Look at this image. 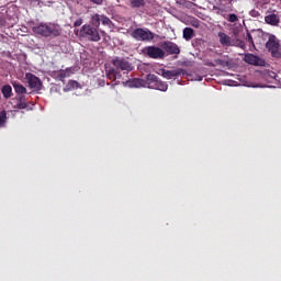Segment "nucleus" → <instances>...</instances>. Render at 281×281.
<instances>
[{"instance_id": "obj_26", "label": "nucleus", "mask_w": 281, "mask_h": 281, "mask_svg": "<svg viewBox=\"0 0 281 281\" xmlns=\"http://www.w3.org/2000/svg\"><path fill=\"white\" fill-rule=\"evenodd\" d=\"M232 3V0H220V4L217 8H224L227 9V5H229L228 3Z\"/></svg>"}, {"instance_id": "obj_16", "label": "nucleus", "mask_w": 281, "mask_h": 281, "mask_svg": "<svg viewBox=\"0 0 281 281\" xmlns=\"http://www.w3.org/2000/svg\"><path fill=\"white\" fill-rule=\"evenodd\" d=\"M227 7L226 9H224L223 7H214V10H216V14H220L221 16H223L224 19H227V16L229 14H227V12H232V2H227Z\"/></svg>"}, {"instance_id": "obj_9", "label": "nucleus", "mask_w": 281, "mask_h": 281, "mask_svg": "<svg viewBox=\"0 0 281 281\" xmlns=\"http://www.w3.org/2000/svg\"><path fill=\"white\" fill-rule=\"evenodd\" d=\"M161 47H162V52H167V54H170V55L181 54V49L173 42H165L162 43Z\"/></svg>"}, {"instance_id": "obj_13", "label": "nucleus", "mask_w": 281, "mask_h": 281, "mask_svg": "<svg viewBox=\"0 0 281 281\" xmlns=\"http://www.w3.org/2000/svg\"><path fill=\"white\" fill-rule=\"evenodd\" d=\"M265 21L268 25L278 26L280 23V15L276 14V12H268L265 16Z\"/></svg>"}, {"instance_id": "obj_29", "label": "nucleus", "mask_w": 281, "mask_h": 281, "mask_svg": "<svg viewBox=\"0 0 281 281\" xmlns=\"http://www.w3.org/2000/svg\"><path fill=\"white\" fill-rule=\"evenodd\" d=\"M250 16H254L255 19H258V16H260V12L256 11V10H251L250 11Z\"/></svg>"}, {"instance_id": "obj_30", "label": "nucleus", "mask_w": 281, "mask_h": 281, "mask_svg": "<svg viewBox=\"0 0 281 281\" xmlns=\"http://www.w3.org/2000/svg\"><path fill=\"white\" fill-rule=\"evenodd\" d=\"M80 25H82V19H81V18H79V19H77V20L75 21L74 27H80Z\"/></svg>"}, {"instance_id": "obj_31", "label": "nucleus", "mask_w": 281, "mask_h": 281, "mask_svg": "<svg viewBox=\"0 0 281 281\" xmlns=\"http://www.w3.org/2000/svg\"><path fill=\"white\" fill-rule=\"evenodd\" d=\"M91 3H95V5H102V3L104 2L103 0H90Z\"/></svg>"}, {"instance_id": "obj_22", "label": "nucleus", "mask_w": 281, "mask_h": 281, "mask_svg": "<svg viewBox=\"0 0 281 281\" xmlns=\"http://www.w3.org/2000/svg\"><path fill=\"white\" fill-rule=\"evenodd\" d=\"M8 122V112L5 110L0 112V128H4Z\"/></svg>"}, {"instance_id": "obj_27", "label": "nucleus", "mask_w": 281, "mask_h": 281, "mask_svg": "<svg viewBox=\"0 0 281 281\" xmlns=\"http://www.w3.org/2000/svg\"><path fill=\"white\" fill-rule=\"evenodd\" d=\"M101 23L102 25H111V19H109L106 15H101Z\"/></svg>"}, {"instance_id": "obj_1", "label": "nucleus", "mask_w": 281, "mask_h": 281, "mask_svg": "<svg viewBox=\"0 0 281 281\" xmlns=\"http://www.w3.org/2000/svg\"><path fill=\"white\" fill-rule=\"evenodd\" d=\"M112 68H109L105 74L109 80L115 81L122 79V71H126L128 74L130 71H133V64L128 61V59L124 57H114L112 59Z\"/></svg>"}, {"instance_id": "obj_20", "label": "nucleus", "mask_w": 281, "mask_h": 281, "mask_svg": "<svg viewBox=\"0 0 281 281\" xmlns=\"http://www.w3.org/2000/svg\"><path fill=\"white\" fill-rule=\"evenodd\" d=\"M101 19H102V15L95 13L94 15H92L91 18V23L90 24L92 27H97L98 30H100V23H101Z\"/></svg>"}, {"instance_id": "obj_18", "label": "nucleus", "mask_w": 281, "mask_h": 281, "mask_svg": "<svg viewBox=\"0 0 281 281\" xmlns=\"http://www.w3.org/2000/svg\"><path fill=\"white\" fill-rule=\"evenodd\" d=\"M15 100L18 101L14 109H25L27 106V102L25 101V95L20 94L15 97Z\"/></svg>"}, {"instance_id": "obj_21", "label": "nucleus", "mask_w": 281, "mask_h": 281, "mask_svg": "<svg viewBox=\"0 0 281 281\" xmlns=\"http://www.w3.org/2000/svg\"><path fill=\"white\" fill-rule=\"evenodd\" d=\"M2 94L4 98H12V86L5 85L2 87Z\"/></svg>"}, {"instance_id": "obj_25", "label": "nucleus", "mask_w": 281, "mask_h": 281, "mask_svg": "<svg viewBox=\"0 0 281 281\" xmlns=\"http://www.w3.org/2000/svg\"><path fill=\"white\" fill-rule=\"evenodd\" d=\"M226 19L229 21V23H236V21H238V15L235 13H229Z\"/></svg>"}, {"instance_id": "obj_3", "label": "nucleus", "mask_w": 281, "mask_h": 281, "mask_svg": "<svg viewBox=\"0 0 281 281\" xmlns=\"http://www.w3.org/2000/svg\"><path fill=\"white\" fill-rule=\"evenodd\" d=\"M132 38H135V41H140L143 43H150V41H154L155 33H153L148 29H142L137 27L131 33Z\"/></svg>"}, {"instance_id": "obj_19", "label": "nucleus", "mask_w": 281, "mask_h": 281, "mask_svg": "<svg viewBox=\"0 0 281 281\" xmlns=\"http://www.w3.org/2000/svg\"><path fill=\"white\" fill-rule=\"evenodd\" d=\"M182 36H183L184 41H192V38H194V29L184 27Z\"/></svg>"}, {"instance_id": "obj_4", "label": "nucleus", "mask_w": 281, "mask_h": 281, "mask_svg": "<svg viewBox=\"0 0 281 281\" xmlns=\"http://www.w3.org/2000/svg\"><path fill=\"white\" fill-rule=\"evenodd\" d=\"M147 89H156L157 91H168V83L159 80L156 75H147Z\"/></svg>"}, {"instance_id": "obj_28", "label": "nucleus", "mask_w": 281, "mask_h": 281, "mask_svg": "<svg viewBox=\"0 0 281 281\" xmlns=\"http://www.w3.org/2000/svg\"><path fill=\"white\" fill-rule=\"evenodd\" d=\"M246 41L249 45H254V37L251 36V33L247 32Z\"/></svg>"}, {"instance_id": "obj_17", "label": "nucleus", "mask_w": 281, "mask_h": 281, "mask_svg": "<svg viewBox=\"0 0 281 281\" xmlns=\"http://www.w3.org/2000/svg\"><path fill=\"white\" fill-rule=\"evenodd\" d=\"M12 87L15 93H18V95H23V93H27V89L20 82H16V81L12 82Z\"/></svg>"}, {"instance_id": "obj_5", "label": "nucleus", "mask_w": 281, "mask_h": 281, "mask_svg": "<svg viewBox=\"0 0 281 281\" xmlns=\"http://www.w3.org/2000/svg\"><path fill=\"white\" fill-rule=\"evenodd\" d=\"M144 54L148 56V58H153L154 60H161L166 58V52H164L160 47L157 46L145 47Z\"/></svg>"}, {"instance_id": "obj_6", "label": "nucleus", "mask_w": 281, "mask_h": 281, "mask_svg": "<svg viewBox=\"0 0 281 281\" xmlns=\"http://www.w3.org/2000/svg\"><path fill=\"white\" fill-rule=\"evenodd\" d=\"M266 47L274 58H278V56H280V42H278V37H276V35H269V40L266 43Z\"/></svg>"}, {"instance_id": "obj_32", "label": "nucleus", "mask_w": 281, "mask_h": 281, "mask_svg": "<svg viewBox=\"0 0 281 281\" xmlns=\"http://www.w3.org/2000/svg\"><path fill=\"white\" fill-rule=\"evenodd\" d=\"M0 25H5V19H3L2 16H0Z\"/></svg>"}, {"instance_id": "obj_15", "label": "nucleus", "mask_w": 281, "mask_h": 281, "mask_svg": "<svg viewBox=\"0 0 281 281\" xmlns=\"http://www.w3.org/2000/svg\"><path fill=\"white\" fill-rule=\"evenodd\" d=\"M130 87H135L136 89H139V87L148 88V77L146 80L140 78H134L130 81Z\"/></svg>"}, {"instance_id": "obj_8", "label": "nucleus", "mask_w": 281, "mask_h": 281, "mask_svg": "<svg viewBox=\"0 0 281 281\" xmlns=\"http://www.w3.org/2000/svg\"><path fill=\"white\" fill-rule=\"evenodd\" d=\"M244 60L248 65H255V67H265L266 64L265 59L254 54H246Z\"/></svg>"}, {"instance_id": "obj_7", "label": "nucleus", "mask_w": 281, "mask_h": 281, "mask_svg": "<svg viewBox=\"0 0 281 281\" xmlns=\"http://www.w3.org/2000/svg\"><path fill=\"white\" fill-rule=\"evenodd\" d=\"M25 80L33 91H41V89H43V81H41V78H38L36 75L26 72Z\"/></svg>"}, {"instance_id": "obj_24", "label": "nucleus", "mask_w": 281, "mask_h": 281, "mask_svg": "<svg viewBox=\"0 0 281 281\" xmlns=\"http://www.w3.org/2000/svg\"><path fill=\"white\" fill-rule=\"evenodd\" d=\"M69 76V72L67 70H60L57 72V79L61 82Z\"/></svg>"}, {"instance_id": "obj_11", "label": "nucleus", "mask_w": 281, "mask_h": 281, "mask_svg": "<svg viewBox=\"0 0 281 281\" xmlns=\"http://www.w3.org/2000/svg\"><path fill=\"white\" fill-rule=\"evenodd\" d=\"M182 74H183L182 68H178L175 70L161 69V76H162V78H166L167 80H172V78H179V76H181Z\"/></svg>"}, {"instance_id": "obj_2", "label": "nucleus", "mask_w": 281, "mask_h": 281, "mask_svg": "<svg viewBox=\"0 0 281 281\" xmlns=\"http://www.w3.org/2000/svg\"><path fill=\"white\" fill-rule=\"evenodd\" d=\"M79 34L82 38H88V41H92V43H98L101 38L99 29L91 26V24L82 25Z\"/></svg>"}, {"instance_id": "obj_10", "label": "nucleus", "mask_w": 281, "mask_h": 281, "mask_svg": "<svg viewBox=\"0 0 281 281\" xmlns=\"http://www.w3.org/2000/svg\"><path fill=\"white\" fill-rule=\"evenodd\" d=\"M46 32L48 33L49 36H60L63 34V29H60V25L54 24V23H46Z\"/></svg>"}, {"instance_id": "obj_14", "label": "nucleus", "mask_w": 281, "mask_h": 281, "mask_svg": "<svg viewBox=\"0 0 281 281\" xmlns=\"http://www.w3.org/2000/svg\"><path fill=\"white\" fill-rule=\"evenodd\" d=\"M33 32L34 34H40V36H45V38L49 37L47 33V23H41L37 26H34Z\"/></svg>"}, {"instance_id": "obj_12", "label": "nucleus", "mask_w": 281, "mask_h": 281, "mask_svg": "<svg viewBox=\"0 0 281 281\" xmlns=\"http://www.w3.org/2000/svg\"><path fill=\"white\" fill-rule=\"evenodd\" d=\"M217 36L220 38L222 47H234V40H232L229 35L224 32H218Z\"/></svg>"}, {"instance_id": "obj_23", "label": "nucleus", "mask_w": 281, "mask_h": 281, "mask_svg": "<svg viewBox=\"0 0 281 281\" xmlns=\"http://www.w3.org/2000/svg\"><path fill=\"white\" fill-rule=\"evenodd\" d=\"M132 8H143V5H146V1L144 0H131Z\"/></svg>"}]
</instances>
